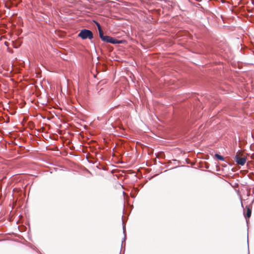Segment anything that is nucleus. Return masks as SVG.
I'll use <instances>...</instances> for the list:
<instances>
[{
    "label": "nucleus",
    "mask_w": 254,
    "mask_h": 254,
    "mask_svg": "<svg viewBox=\"0 0 254 254\" xmlns=\"http://www.w3.org/2000/svg\"><path fill=\"white\" fill-rule=\"evenodd\" d=\"M104 33H99L100 38L103 42L109 43L113 44L127 43V41L124 39L118 40L111 36L105 35Z\"/></svg>",
    "instance_id": "nucleus-1"
},
{
    "label": "nucleus",
    "mask_w": 254,
    "mask_h": 254,
    "mask_svg": "<svg viewBox=\"0 0 254 254\" xmlns=\"http://www.w3.org/2000/svg\"><path fill=\"white\" fill-rule=\"evenodd\" d=\"M246 208H247L246 213L245 212V211L244 209V215L246 218L247 223H248V219L251 217V214H252V203L249 205H247L246 206Z\"/></svg>",
    "instance_id": "nucleus-2"
},
{
    "label": "nucleus",
    "mask_w": 254,
    "mask_h": 254,
    "mask_svg": "<svg viewBox=\"0 0 254 254\" xmlns=\"http://www.w3.org/2000/svg\"><path fill=\"white\" fill-rule=\"evenodd\" d=\"M235 160L237 164L243 166L245 164L246 162V158L245 157L241 158L238 154H236V155L235 156Z\"/></svg>",
    "instance_id": "nucleus-3"
},
{
    "label": "nucleus",
    "mask_w": 254,
    "mask_h": 254,
    "mask_svg": "<svg viewBox=\"0 0 254 254\" xmlns=\"http://www.w3.org/2000/svg\"><path fill=\"white\" fill-rule=\"evenodd\" d=\"M78 36L84 40L87 38L92 39L93 38V33H79Z\"/></svg>",
    "instance_id": "nucleus-4"
},
{
    "label": "nucleus",
    "mask_w": 254,
    "mask_h": 254,
    "mask_svg": "<svg viewBox=\"0 0 254 254\" xmlns=\"http://www.w3.org/2000/svg\"><path fill=\"white\" fill-rule=\"evenodd\" d=\"M123 233H124V237L123 238V240H122V246H121L122 247H123L124 242H125L126 239V234H125L126 227H125V225H124V222L123 220Z\"/></svg>",
    "instance_id": "nucleus-5"
},
{
    "label": "nucleus",
    "mask_w": 254,
    "mask_h": 254,
    "mask_svg": "<svg viewBox=\"0 0 254 254\" xmlns=\"http://www.w3.org/2000/svg\"><path fill=\"white\" fill-rule=\"evenodd\" d=\"M139 190L137 188L134 189V192H131L130 193L131 196L132 198H135Z\"/></svg>",
    "instance_id": "nucleus-6"
},
{
    "label": "nucleus",
    "mask_w": 254,
    "mask_h": 254,
    "mask_svg": "<svg viewBox=\"0 0 254 254\" xmlns=\"http://www.w3.org/2000/svg\"><path fill=\"white\" fill-rule=\"evenodd\" d=\"M214 156L216 157V158H217L218 160H221V161H224V158L223 156H222V155L218 154V153H216L215 155H214Z\"/></svg>",
    "instance_id": "nucleus-7"
},
{
    "label": "nucleus",
    "mask_w": 254,
    "mask_h": 254,
    "mask_svg": "<svg viewBox=\"0 0 254 254\" xmlns=\"http://www.w3.org/2000/svg\"><path fill=\"white\" fill-rule=\"evenodd\" d=\"M95 22V24H96V25H97V26L98 27V31H99L98 32H103L102 28H101V26L100 25V24L99 23H98V22Z\"/></svg>",
    "instance_id": "nucleus-8"
},
{
    "label": "nucleus",
    "mask_w": 254,
    "mask_h": 254,
    "mask_svg": "<svg viewBox=\"0 0 254 254\" xmlns=\"http://www.w3.org/2000/svg\"><path fill=\"white\" fill-rule=\"evenodd\" d=\"M80 32H91V31L87 30V29H82L80 31Z\"/></svg>",
    "instance_id": "nucleus-9"
},
{
    "label": "nucleus",
    "mask_w": 254,
    "mask_h": 254,
    "mask_svg": "<svg viewBox=\"0 0 254 254\" xmlns=\"http://www.w3.org/2000/svg\"><path fill=\"white\" fill-rule=\"evenodd\" d=\"M241 205H242V206L243 207V203L241 202Z\"/></svg>",
    "instance_id": "nucleus-10"
},
{
    "label": "nucleus",
    "mask_w": 254,
    "mask_h": 254,
    "mask_svg": "<svg viewBox=\"0 0 254 254\" xmlns=\"http://www.w3.org/2000/svg\"><path fill=\"white\" fill-rule=\"evenodd\" d=\"M14 47L15 48H18V47H17V46H14Z\"/></svg>",
    "instance_id": "nucleus-11"
},
{
    "label": "nucleus",
    "mask_w": 254,
    "mask_h": 254,
    "mask_svg": "<svg viewBox=\"0 0 254 254\" xmlns=\"http://www.w3.org/2000/svg\"><path fill=\"white\" fill-rule=\"evenodd\" d=\"M248 252H249L248 254H249V248L248 249Z\"/></svg>",
    "instance_id": "nucleus-12"
}]
</instances>
